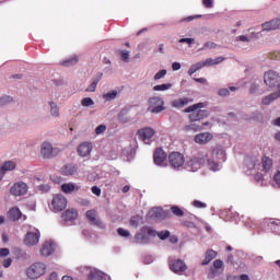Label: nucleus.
I'll return each mask as SVG.
<instances>
[{
  "mask_svg": "<svg viewBox=\"0 0 280 280\" xmlns=\"http://www.w3.org/2000/svg\"><path fill=\"white\" fill-rule=\"evenodd\" d=\"M269 58H271V60H279L280 54L279 52H270Z\"/></svg>",
  "mask_w": 280,
  "mask_h": 280,
  "instance_id": "obj_61",
  "label": "nucleus"
},
{
  "mask_svg": "<svg viewBox=\"0 0 280 280\" xmlns=\"http://www.w3.org/2000/svg\"><path fill=\"white\" fill-rule=\"evenodd\" d=\"M117 233L120 235V237H130V232L128 230H124L122 228H119Z\"/></svg>",
  "mask_w": 280,
  "mask_h": 280,
  "instance_id": "obj_42",
  "label": "nucleus"
},
{
  "mask_svg": "<svg viewBox=\"0 0 280 280\" xmlns=\"http://www.w3.org/2000/svg\"><path fill=\"white\" fill-rule=\"evenodd\" d=\"M88 220L95 226H102V220L97 219V213L95 210H88L85 213Z\"/></svg>",
  "mask_w": 280,
  "mask_h": 280,
  "instance_id": "obj_21",
  "label": "nucleus"
},
{
  "mask_svg": "<svg viewBox=\"0 0 280 280\" xmlns=\"http://www.w3.org/2000/svg\"><path fill=\"white\" fill-rule=\"evenodd\" d=\"M171 270L173 272H185L187 270V265L182 259L173 260L171 262Z\"/></svg>",
  "mask_w": 280,
  "mask_h": 280,
  "instance_id": "obj_18",
  "label": "nucleus"
},
{
  "mask_svg": "<svg viewBox=\"0 0 280 280\" xmlns=\"http://www.w3.org/2000/svg\"><path fill=\"white\" fill-rule=\"evenodd\" d=\"M104 100H106V102H110V100H115V97H117V91H112V92H107L103 95Z\"/></svg>",
  "mask_w": 280,
  "mask_h": 280,
  "instance_id": "obj_40",
  "label": "nucleus"
},
{
  "mask_svg": "<svg viewBox=\"0 0 280 280\" xmlns=\"http://www.w3.org/2000/svg\"><path fill=\"white\" fill-rule=\"evenodd\" d=\"M170 89H172V83H165L161 85H155L153 88V91H170Z\"/></svg>",
  "mask_w": 280,
  "mask_h": 280,
  "instance_id": "obj_38",
  "label": "nucleus"
},
{
  "mask_svg": "<svg viewBox=\"0 0 280 280\" xmlns=\"http://www.w3.org/2000/svg\"><path fill=\"white\" fill-rule=\"evenodd\" d=\"M80 62V58L78 55H74L61 62L62 67H73V65H78Z\"/></svg>",
  "mask_w": 280,
  "mask_h": 280,
  "instance_id": "obj_29",
  "label": "nucleus"
},
{
  "mask_svg": "<svg viewBox=\"0 0 280 280\" xmlns=\"http://www.w3.org/2000/svg\"><path fill=\"white\" fill-rule=\"evenodd\" d=\"M192 205L197 208V209H205L207 207V203L199 201V200H195L192 202Z\"/></svg>",
  "mask_w": 280,
  "mask_h": 280,
  "instance_id": "obj_47",
  "label": "nucleus"
},
{
  "mask_svg": "<svg viewBox=\"0 0 280 280\" xmlns=\"http://www.w3.org/2000/svg\"><path fill=\"white\" fill-rule=\"evenodd\" d=\"M40 240V233L39 232H28L25 235L24 244L26 246H36Z\"/></svg>",
  "mask_w": 280,
  "mask_h": 280,
  "instance_id": "obj_11",
  "label": "nucleus"
},
{
  "mask_svg": "<svg viewBox=\"0 0 280 280\" xmlns=\"http://www.w3.org/2000/svg\"><path fill=\"white\" fill-rule=\"evenodd\" d=\"M12 266V258H7L3 261V267L4 268H10Z\"/></svg>",
  "mask_w": 280,
  "mask_h": 280,
  "instance_id": "obj_59",
  "label": "nucleus"
},
{
  "mask_svg": "<svg viewBox=\"0 0 280 280\" xmlns=\"http://www.w3.org/2000/svg\"><path fill=\"white\" fill-rule=\"evenodd\" d=\"M205 107V103H197L194 105L188 106L184 113H191L189 114V120L190 121H200L201 119H205L206 117H209V110L207 109H200Z\"/></svg>",
  "mask_w": 280,
  "mask_h": 280,
  "instance_id": "obj_2",
  "label": "nucleus"
},
{
  "mask_svg": "<svg viewBox=\"0 0 280 280\" xmlns=\"http://www.w3.org/2000/svg\"><path fill=\"white\" fill-rule=\"evenodd\" d=\"M279 27H280V19H273L262 24V30L265 32H272L275 30H279Z\"/></svg>",
  "mask_w": 280,
  "mask_h": 280,
  "instance_id": "obj_19",
  "label": "nucleus"
},
{
  "mask_svg": "<svg viewBox=\"0 0 280 280\" xmlns=\"http://www.w3.org/2000/svg\"><path fill=\"white\" fill-rule=\"evenodd\" d=\"M51 206L55 211H65V209H67V197L55 195L51 200Z\"/></svg>",
  "mask_w": 280,
  "mask_h": 280,
  "instance_id": "obj_8",
  "label": "nucleus"
},
{
  "mask_svg": "<svg viewBox=\"0 0 280 280\" xmlns=\"http://www.w3.org/2000/svg\"><path fill=\"white\" fill-rule=\"evenodd\" d=\"M194 19H200V15H191V16L185 18L182 20V22L189 23V22L194 21Z\"/></svg>",
  "mask_w": 280,
  "mask_h": 280,
  "instance_id": "obj_57",
  "label": "nucleus"
},
{
  "mask_svg": "<svg viewBox=\"0 0 280 280\" xmlns=\"http://www.w3.org/2000/svg\"><path fill=\"white\" fill-rule=\"evenodd\" d=\"M185 130L189 132L192 130L194 132H199V130H202V126L196 125V124H190L185 126Z\"/></svg>",
  "mask_w": 280,
  "mask_h": 280,
  "instance_id": "obj_37",
  "label": "nucleus"
},
{
  "mask_svg": "<svg viewBox=\"0 0 280 280\" xmlns=\"http://www.w3.org/2000/svg\"><path fill=\"white\" fill-rule=\"evenodd\" d=\"M203 67H205V63H201L200 61L192 65L188 70V75H194L196 71H200V69H202Z\"/></svg>",
  "mask_w": 280,
  "mask_h": 280,
  "instance_id": "obj_32",
  "label": "nucleus"
},
{
  "mask_svg": "<svg viewBox=\"0 0 280 280\" xmlns=\"http://www.w3.org/2000/svg\"><path fill=\"white\" fill-rule=\"evenodd\" d=\"M271 168H272V159L268 156H264L261 159L260 172H270Z\"/></svg>",
  "mask_w": 280,
  "mask_h": 280,
  "instance_id": "obj_25",
  "label": "nucleus"
},
{
  "mask_svg": "<svg viewBox=\"0 0 280 280\" xmlns=\"http://www.w3.org/2000/svg\"><path fill=\"white\" fill-rule=\"evenodd\" d=\"M40 253H42L43 257H49V255H51V253H54V243H51V242L44 243L43 247L40 249Z\"/></svg>",
  "mask_w": 280,
  "mask_h": 280,
  "instance_id": "obj_26",
  "label": "nucleus"
},
{
  "mask_svg": "<svg viewBox=\"0 0 280 280\" xmlns=\"http://www.w3.org/2000/svg\"><path fill=\"white\" fill-rule=\"evenodd\" d=\"M61 174L63 176H74V174H78V165L75 164H66L61 167Z\"/></svg>",
  "mask_w": 280,
  "mask_h": 280,
  "instance_id": "obj_20",
  "label": "nucleus"
},
{
  "mask_svg": "<svg viewBox=\"0 0 280 280\" xmlns=\"http://www.w3.org/2000/svg\"><path fill=\"white\" fill-rule=\"evenodd\" d=\"M75 189L79 190L80 187H75V185L72 183L61 185V191H63V194H72V191H75Z\"/></svg>",
  "mask_w": 280,
  "mask_h": 280,
  "instance_id": "obj_30",
  "label": "nucleus"
},
{
  "mask_svg": "<svg viewBox=\"0 0 280 280\" xmlns=\"http://www.w3.org/2000/svg\"><path fill=\"white\" fill-rule=\"evenodd\" d=\"M156 235H158V237H160L162 241H164V240H167V237H170V235H172V234L170 233V231L164 230V231L158 232Z\"/></svg>",
  "mask_w": 280,
  "mask_h": 280,
  "instance_id": "obj_41",
  "label": "nucleus"
},
{
  "mask_svg": "<svg viewBox=\"0 0 280 280\" xmlns=\"http://www.w3.org/2000/svg\"><path fill=\"white\" fill-rule=\"evenodd\" d=\"M23 213H21V210L18 207H13L8 211V218L9 220H12V222H18V220H21Z\"/></svg>",
  "mask_w": 280,
  "mask_h": 280,
  "instance_id": "obj_22",
  "label": "nucleus"
},
{
  "mask_svg": "<svg viewBox=\"0 0 280 280\" xmlns=\"http://www.w3.org/2000/svg\"><path fill=\"white\" fill-rule=\"evenodd\" d=\"M82 106H93L94 102L91 100V97H85L81 101Z\"/></svg>",
  "mask_w": 280,
  "mask_h": 280,
  "instance_id": "obj_44",
  "label": "nucleus"
},
{
  "mask_svg": "<svg viewBox=\"0 0 280 280\" xmlns=\"http://www.w3.org/2000/svg\"><path fill=\"white\" fill-rule=\"evenodd\" d=\"M179 43H187L188 45H192L195 43L194 38H182L179 39Z\"/></svg>",
  "mask_w": 280,
  "mask_h": 280,
  "instance_id": "obj_60",
  "label": "nucleus"
},
{
  "mask_svg": "<svg viewBox=\"0 0 280 280\" xmlns=\"http://www.w3.org/2000/svg\"><path fill=\"white\" fill-rule=\"evenodd\" d=\"M77 152L79 156H82L83 159L89 156L91 152H93V143L91 142H83L79 144Z\"/></svg>",
  "mask_w": 280,
  "mask_h": 280,
  "instance_id": "obj_14",
  "label": "nucleus"
},
{
  "mask_svg": "<svg viewBox=\"0 0 280 280\" xmlns=\"http://www.w3.org/2000/svg\"><path fill=\"white\" fill-rule=\"evenodd\" d=\"M150 237H156V232L150 226H143L135 235L133 244H150Z\"/></svg>",
  "mask_w": 280,
  "mask_h": 280,
  "instance_id": "obj_3",
  "label": "nucleus"
},
{
  "mask_svg": "<svg viewBox=\"0 0 280 280\" xmlns=\"http://www.w3.org/2000/svg\"><path fill=\"white\" fill-rule=\"evenodd\" d=\"M154 133H155L154 129L150 127H145L138 130V136L142 141H144V143H150V139L154 137Z\"/></svg>",
  "mask_w": 280,
  "mask_h": 280,
  "instance_id": "obj_13",
  "label": "nucleus"
},
{
  "mask_svg": "<svg viewBox=\"0 0 280 280\" xmlns=\"http://www.w3.org/2000/svg\"><path fill=\"white\" fill-rule=\"evenodd\" d=\"M89 280H104V273H102V271H91L88 276Z\"/></svg>",
  "mask_w": 280,
  "mask_h": 280,
  "instance_id": "obj_31",
  "label": "nucleus"
},
{
  "mask_svg": "<svg viewBox=\"0 0 280 280\" xmlns=\"http://www.w3.org/2000/svg\"><path fill=\"white\" fill-rule=\"evenodd\" d=\"M168 162L171 167L178 170V167H183V165H185V155L179 152H172L168 155Z\"/></svg>",
  "mask_w": 280,
  "mask_h": 280,
  "instance_id": "obj_7",
  "label": "nucleus"
},
{
  "mask_svg": "<svg viewBox=\"0 0 280 280\" xmlns=\"http://www.w3.org/2000/svg\"><path fill=\"white\" fill-rule=\"evenodd\" d=\"M102 73H98L96 78L92 80V83L85 90L88 93H95L97 84H100V80H102Z\"/></svg>",
  "mask_w": 280,
  "mask_h": 280,
  "instance_id": "obj_28",
  "label": "nucleus"
},
{
  "mask_svg": "<svg viewBox=\"0 0 280 280\" xmlns=\"http://www.w3.org/2000/svg\"><path fill=\"white\" fill-rule=\"evenodd\" d=\"M202 5L207 9L213 8V0H202Z\"/></svg>",
  "mask_w": 280,
  "mask_h": 280,
  "instance_id": "obj_53",
  "label": "nucleus"
},
{
  "mask_svg": "<svg viewBox=\"0 0 280 280\" xmlns=\"http://www.w3.org/2000/svg\"><path fill=\"white\" fill-rule=\"evenodd\" d=\"M264 82L270 89H275V86H277L278 91H280V77L279 73H277L276 71L270 70L268 72H265Z\"/></svg>",
  "mask_w": 280,
  "mask_h": 280,
  "instance_id": "obj_5",
  "label": "nucleus"
},
{
  "mask_svg": "<svg viewBox=\"0 0 280 280\" xmlns=\"http://www.w3.org/2000/svg\"><path fill=\"white\" fill-rule=\"evenodd\" d=\"M120 56L124 62H128V59L130 58V52L128 50H121Z\"/></svg>",
  "mask_w": 280,
  "mask_h": 280,
  "instance_id": "obj_45",
  "label": "nucleus"
},
{
  "mask_svg": "<svg viewBox=\"0 0 280 280\" xmlns=\"http://www.w3.org/2000/svg\"><path fill=\"white\" fill-rule=\"evenodd\" d=\"M222 266H224V262L222 260H220V259L214 260V262H213L214 270H220V268H222Z\"/></svg>",
  "mask_w": 280,
  "mask_h": 280,
  "instance_id": "obj_48",
  "label": "nucleus"
},
{
  "mask_svg": "<svg viewBox=\"0 0 280 280\" xmlns=\"http://www.w3.org/2000/svg\"><path fill=\"white\" fill-rule=\"evenodd\" d=\"M164 104L165 102H163V98L159 96H153V97H150L148 101V106H149L148 109L150 110V113H154V114L163 113V110H165Z\"/></svg>",
  "mask_w": 280,
  "mask_h": 280,
  "instance_id": "obj_6",
  "label": "nucleus"
},
{
  "mask_svg": "<svg viewBox=\"0 0 280 280\" xmlns=\"http://www.w3.org/2000/svg\"><path fill=\"white\" fill-rule=\"evenodd\" d=\"M200 63L205 65V67H207V65H209V66L215 65V61H214V59L209 58L206 61H200Z\"/></svg>",
  "mask_w": 280,
  "mask_h": 280,
  "instance_id": "obj_56",
  "label": "nucleus"
},
{
  "mask_svg": "<svg viewBox=\"0 0 280 280\" xmlns=\"http://www.w3.org/2000/svg\"><path fill=\"white\" fill-rule=\"evenodd\" d=\"M215 47H218V45L213 42H207L205 45H203V48L205 49H215Z\"/></svg>",
  "mask_w": 280,
  "mask_h": 280,
  "instance_id": "obj_50",
  "label": "nucleus"
},
{
  "mask_svg": "<svg viewBox=\"0 0 280 280\" xmlns=\"http://www.w3.org/2000/svg\"><path fill=\"white\" fill-rule=\"evenodd\" d=\"M153 161L155 165H164V163L167 161V153H165L163 149H156L153 154Z\"/></svg>",
  "mask_w": 280,
  "mask_h": 280,
  "instance_id": "obj_16",
  "label": "nucleus"
},
{
  "mask_svg": "<svg viewBox=\"0 0 280 280\" xmlns=\"http://www.w3.org/2000/svg\"><path fill=\"white\" fill-rule=\"evenodd\" d=\"M14 170H16V163L14 161H5L0 166V180H3L7 172H14Z\"/></svg>",
  "mask_w": 280,
  "mask_h": 280,
  "instance_id": "obj_15",
  "label": "nucleus"
},
{
  "mask_svg": "<svg viewBox=\"0 0 280 280\" xmlns=\"http://www.w3.org/2000/svg\"><path fill=\"white\" fill-rule=\"evenodd\" d=\"M95 132H96V135H102V133L106 132V126L105 125L97 126L95 129Z\"/></svg>",
  "mask_w": 280,
  "mask_h": 280,
  "instance_id": "obj_49",
  "label": "nucleus"
},
{
  "mask_svg": "<svg viewBox=\"0 0 280 280\" xmlns=\"http://www.w3.org/2000/svg\"><path fill=\"white\" fill-rule=\"evenodd\" d=\"M8 255H10V249L0 248V257H8Z\"/></svg>",
  "mask_w": 280,
  "mask_h": 280,
  "instance_id": "obj_55",
  "label": "nucleus"
},
{
  "mask_svg": "<svg viewBox=\"0 0 280 280\" xmlns=\"http://www.w3.org/2000/svg\"><path fill=\"white\" fill-rule=\"evenodd\" d=\"M42 156L44 159H52V156H56V149L51 145L49 142H44L42 144V150H40Z\"/></svg>",
  "mask_w": 280,
  "mask_h": 280,
  "instance_id": "obj_10",
  "label": "nucleus"
},
{
  "mask_svg": "<svg viewBox=\"0 0 280 280\" xmlns=\"http://www.w3.org/2000/svg\"><path fill=\"white\" fill-rule=\"evenodd\" d=\"M208 167H210V170H212V172H218L220 170V164H218L217 162H214L211 159H208Z\"/></svg>",
  "mask_w": 280,
  "mask_h": 280,
  "instance_id": "obj_39",
  "label": "nucleus"
},
{
  "mask_svg": "<svg viewBox=\"0 0 280 280\" xmlns=\"http://www.w3.org/2000/svg\"><path fill=\"white\" fill-rule=\"evenodd\" d=\"M49 280H58V273L56 271H52L50 273Z\"/></svg>",
  "mask_w": 280,
  "mask_h": 280,
  "instance_id": "obj_64",
  "label": "nucleus"
},
{
  "mask_svg": "<svg viewBox=\"0 0 280 280\" xmlns=\"http://www.w3.org/2000/svg\"><path fill=\"white\" fill-rule=\"evenodd\" d=\"M92 194H94V196H102V189L97 186H93Z\"/></svg>",
  "mask_w": 280,
  "mask_h": 280,
  "instance_id": "obj_54",
  "label": "nucleus"
},
{
  "mask_svg": "<svg viewBox=\"0 0 280 280\" xmlns=\"http://www.w3.org/2000/svg\"><path fill=\"white\" fill-rule=\"evenodd\" d=\"M164 75H167V70L163 69V70H160L158 73H155L154 75V80H162V78Z\"/></svg>",
  "mask_w": 280,
  "mask_h": 280,
  "instance_id": "obj_43",
  "label": "nucleus"
},
{
  "mask_svg": "<svg viewBox=\"0 0 280 280\" xmlns=\"http://www.w3.org/2000/svg\"><path fill=\"white\" fill-rule=\"evenodd\" d=\"M149 218L151 220H165L167 218V211L163 210V208H152L149 211Z\"/></svg>",
  "mask_w": 280,
  "mask_h": 280,
  "instance_id": "obj_12",
  "label": "nucleus"
},
{
  "mask_svg": "<svg viewBox=\"0 0 280 280\" xmlns=\"http://www.w3.org/2000/svg\"><path fill=\"white\" fill-rule=\"evenodd\" d=\"M27 184L23 182H18L15 183L11 189H10V195L11 196H25L27 194Z\"/></svg>",
  "mask_w": 280,
  "mask_h": 280,
  "instance_id": "obj_9",
  "label": "nucleus"
},
{
  "mask_svg": "<svg viewBox=\"0 0 280 280\" xmlns=\"http://www.w3.org/2000/svg\"><path fill=\"white\" fill-rule=\"evenodd\" d=\"M10 102H12V97L10 96H3L2 98H0L1 106H3L4 104H10Z\"/></svg>",
  "mask_w": 280,
  "mask_h": 280,
  "instance_id": "obj_52",
  "label": "nucleus"
},
{
  "mask_svg": "<svg viewBox=\"0 0 280 280\" xmlns=\"http://www.w3.org/2000/svg\"><path fill=\"white\" fill-rule=\"evenodd\" d=\"M258 90H259V85L252 84V86L249 89V93L253 95V94L257 93Z\"/></svg>",
  "mask_w": 280,
  "mask_h": 280,
  "instance_id": "obj_58",
  "label": "nucleus"
},
{
  "mask_svg": "<svg viewBox=\"0 0 280 280\" xmlns=\"http://www.w3.org/2000/svg\"><path fill=\"white\" fill-rule=\"evenodd\" d=\"M47 267L43 262H35L26 270V277L28 279H40L45 275Z\"/></svg>",
  "mask_w": 280,
  "mask_h": 280,
  "instance_id": "obj_4",
  "label": "nucleus"
},
{
  "mask_svg": "<svg viewBox=\"0 0 280 280\" xmlns=\"http://www.w3.org/2000/svg\"><path fill=\"white\" fill-rule=\"evenodd\" d=\"M213 139V136L210 132H202L195 136V142L199 143V145H206Z\"/></svg>",
  "mask_w": 280,
  "mask_h": 280,
  "instance_id": "obj_17",
  "label": "nucleus"
},
{
  "mask_svg": "<svg viewBox=\"0 0 280 280\" xmlns=\"http://www.w3.org/2000/svg\"><path fill=\"white\" fill-rule=\"evenodd\" d=\"M207 151H200L197 155L189 158L185 164L187 172H198L207 163Z\"/></svg>",
  "mask_w": 280,
  "mask_h": 280,
  "instance_id": "obj_1",
  "label": "nucleus"
},
{
  "mask_svg": "<svg viewBox=\"0 0 280 280\" xmlns=\"http://www.w3.org/2000/svg\"><path fill=\"white\" fill-rule=\"evenodd\" d=\"M231 91H237V88H235V86H230L229 89H220L219 90V95L221 96V97H226V96H229L230 95V93H231Z\"/></svg>",
  "mask_w": 280,
  "mask_h": 280,
  "instance_id": "obj_35",
  "label": "nucleus"
},
{
  "mask_svg": "<svg viewBox=\"0 0 280 280\" xmlns=\"http://www.w3.org/2000/svg\"><path fill=\"white\" fill-rule=\"evenodd\" d=\"M279 226H280V221L279 220L278 221H271L269 223V228L271 229V231H277V229H279Z\"/></svg>",
  "mask_w": 280,
  "mask_h": 280,
  "instance_id": "obj_46",
  "label": "nucleus"
},
{
  "mask_svg": "<svg viewBox=\"0 0 280 280\" xmlns=\"http://www.w3.org/2000/svg\"><path fill=\"white\" fill-rule=\"evenodd\" d=\"M50 115L52 117H58L60 115V108H58V105H56V103L50 102Z\"/></svg>",
  "mask_w": 280,
  "mask_h": 280,
  "instance_id": "obj_34",
  "label": "nucleus"
},
{
  "mask_svg": "<svg viewBox=\"0 0 280 280\" xmlns=\"http://www.w3.org/2000/svg\"><path fill=\"white\" fill-rule=\"evenodd\" d=\"M172 69H173V71H179V69H180V63H178V62H173Z\"/></svg>",
  "mask_w": 280,
  "mask_h": 280,
  "instance_id": "obj_63",
  "label": "nucleus"
},
{
  "mask_svg": "<svg viewBox=\"0 0 280 280\" xmlns=\"http://www.w3.org/2000/svg\"><path fill=\"white\" fill-rule=\"evenodd\" d=\"M273 180L280 187V171L273 176Z\"/></svg>",
  "mask_w": 280,
  "mask_h": 280,
  "instance_id": "obj_62",
  "label": "nucleus"
},
{
  "mask_svg": "<svg viewBox=\"0 0 280 280\" xmlns=\"http://www.w3.org/2000/svg\"><path fill=\"white\" fill-rule=\"evenodd\" d=\"M252 166L248 165L249 170H261V162L255 158L250 160Z\"/></svg>",
  "mask_w": 280,
  "mask_h": 280,
  "instance_id": "obj_36",
  "label": "nucleus"
},
{
  "mask_svg": "<svg viewBox=\"0 0 280 280\" xmlns=\"http://www.w3.org/2000/svg\"><path fill=\"white\" fill-rule=\"evenodd\" d=\"M215 257H218V252L213 249H207L206 257L202 260L201 266H209V264H211Z\"/></svg>",
  "mask_w": 280,
  "mask_h": 280,
  "instance_id": "obj_23",
  "label": "nucleus"
},
{
  "mask_svg": "<svg viewBox=\"0 0 280 280\" xmlns=\"http://www.w3.org/2000/svg\"><path fill=\"white\" fill-rule=\"evenodd\" d=\"M78 218V210L75 209H68L62 213V219L66 220V222H71L73 220H77Z\"/></svg>",
  "mask_w": 280,
  "mask_h": 280,
  "instance_id": "obj_24",
  "label": "nucleus"
},
{
  "mask_svg": "<svg viewBox=\"0 0 280 280\" xmlns=\"http://www.w3.org/2000/svg\"><path fill=\"white\" fill-rule=\"evenodd\" d=\"M129 223L131 226H135V228L139 226V217H132Z\"/></svg>",
  "mask_w": 280,
  "mask_h": 280,
  "instance_id": "obj_51",
  "label": "nucleus"
},
{
  "mask_svg": "<svg viewBox=\"0 0 280 280\" xmlns=\"http://www.w3.org/2000/svg\"><path fill=\"white\" fill-rule=\"evenodd\" d=\"M191 102H194V100H189L188 97L177 98V100L173 101L172 107L173 108H183L184 106H187V104H189Z\"/></svg>",
  "mask_w": 280,
  "mask_h": 280,
  "instance_id": "obj_27",
  "label": "nucleus"
},
{
  "mask_svg": "<svg viewBox=\"0 0 280 280\" xmlns=\"http://www.w3.org/2000/svg\"><path fill=\"white\" fill-rule=\"evenodd\" d=\"M171 213H173V215H176V218H183V215H185V211H183V209H180V207L178 206H172Z\"/></svg>",
  "mask_w": 280,
  "mask_h": 280,
  "instance_id": "obj_33",
  "label": "nucleus"
}]
</instances>
